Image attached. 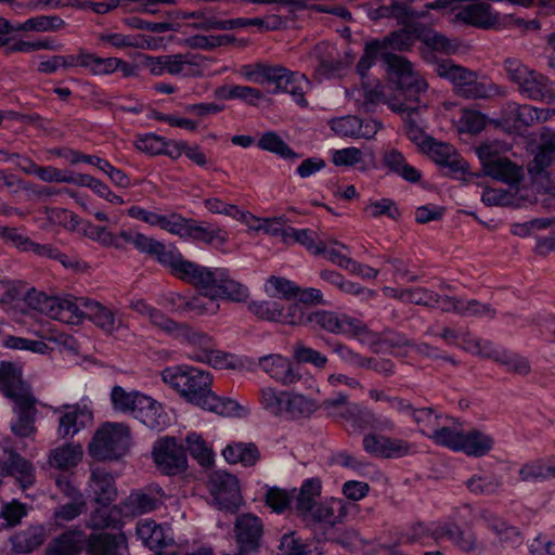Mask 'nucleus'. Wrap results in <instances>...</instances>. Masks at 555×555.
<instances>
[{
	"label": "nucleus",
	"mask_w": 555,
	"mask_h": 555,
	"mask_svg": "<svg viewBox=\"0 0 555 555\" xmlns=\"http://www.w3.org/2000/svg\"><path fill=\"white\" fill-rule=\"evenodd\" d=\"M504 69L508 79L517 85L519 92L525 96L546 102L555 99L553 83L545 76L530 69L519 60H506Z\"/></svg>",
	"instance_id": "obj_12"
},
{
	"label": "nucleus",
	"mask_w": 555,
	"mask_h": 555,
	"mask_svg": "<svg viewBox=\"0 0 555 555\" xmlns=\"http://www.w3.org/2000/svg\"><path fill=\"white\" fill-rule=\"evenodd\" d=\"M53 413L57 418L56 434L62 439L74 438L93 422L92 408L85 400L54 408Z\"/></svg>",
	"instance_id": "obj_16"
},
{
	"label": "nucleus",
	"mask_w": 555,
	"mask_h": 555,
	"mask_svg": "<svg viewBox=\"0 0 555 555\" xmlns=\"http://www.w3.org/2000/svg\"><path fill=\"white\" fill-rule=\"evenodd\" d=\"M222 456L230 464L253 466L258 461L259 453L257 448L250 443L232 442L222 450Z\"/></svg>",
	"instance_id": "obj_43"
},
{
	"label": "nucleus",
	"mask_w": 555,
	"mask_h": 555,
	"mask_svg": "<svg viewBox=\"0 0 555 555\" xmlns=\"http://www.w3.org/2000/svg\"><path fill=\"white\" fill-rule=\"evenodd\" d=\"M133 403H130V415L151 429L163 430L170 424V417L163 404L141 391H135Z\"/></svg>",
	"instance_id": "obj_18"
},
{
	"label": "nucleus",
	"mask_w": 555,
	"mask_h": 555,
	"mask_svg": "<svg viewBox=\"0 0 555 555\" xmlns=\"http://www.w3.org/2000/svg\"><path fill=\"white\" fill-rule=\"evenodd\" d=\"M90 299L81 297L76 298L70 295L62 297H51L41 292H29L24 306L33 310L36 315H47L50 319L57 320L66 324H80L87 314L86 302Z\"/></svg>",
	"instance_id": "obj_6"
},
{
	"label": "nucleus",
	"mask_w": 555,
	"mask_h": 555,
	"mask_svg": "<svg viewBox=\"0 0 555 555\" xmlns=\"http://www.w3.org/2000/svg\"><path fill=\"white\" fill-rule=\"evenodd\" d=\"M507 150V145H501L498 142H487L481 144L476 153L486 176L513 188L522 180L524 169L507 157L501 156V153Z\"/></svg>",
	"instance_id": "obj_11"
},
{
	"label": "nucleus",
	"mask_w": 555,
	"mask_h": 555,
	"mask_svg": "<svg viewBox=\"0 0 555 555\" xmlns=\"http://www.w3.org/2000/svg\"><path fill=\"white\" fill-rule=\"evenodd\" d=\"M173 338L193 348L191 353L207 351L210 347L215 346L211 336L202 331L195 330L185 323L180 324Z\"/></svg>",
	"instance_id": "obj_44"
},
{
	"label": "nucleus",
	"mask_w": 555,
	"mask_h": 555,
	"mask_svg": "<svg viewBox=\"0 0 555 555\" xmlns=\"http://www.w3.org/2000/svg\"><path fill=\"white\" fill-rule=\"evenodd\" d=\"M184 305V307H186L185 312H193L196 315H212L216 314L220 308L217 301L207 298L202 293L188 297V301H185Z\"/></svg>",
	"instance_id": "obj_60"
},
{
	"label": "nucleus",
	"mask_w": 555,
	"mask_h": 555,
	"mask_svg": "<svg viewBox=\"0 0 555 555\" xmlns=\"http://www.w3.org/2000/svg\"><path fill=\"white\" fill-rule=\"evenodd\" d=\"M240 75L250 82L274 83L276 92L289 93L298 105H307L304 95L309 90L310 82L305 75L291 73L284 67L264 64L242 66Z\"/></svg>",
	"instance_id": "obj_5"
},
{
	"label": "nucleus",
	"mask_w": 555,
	"mask_h": 555,
	"mask_svg": "<svg viewBox=\"0 0 555 555\" xmlns=\"http://www.w3.org/2000/svg\"><path fill=\"white\" fill-rule=\"evenodd\" d=\"M362 87L347 91L364 111L385 102L396 113L409 116L420 107V95L428 89L426 80L405 59L385 51V42H366L358 63Z\"/></svg>",
	"instance_id": "obj_1"
},
{
	"label": "nucleus",
	"mask_w": 555,
	"mask_h": 555,
	"mask_svg": "<svg viewBox=\"0 0 555 555\" xmlns=\"http://www.w3.org/2000/svg\"><path fill=\"white\" fill-rule=\"evenodd\" d=\"M0 390L14 400L15 421L12 422V431L20 437H29L35 434V420L37 414L36 400L28 386L22 380V369L13 363L0 365Z\"/></svg>",
	"instance_id": "obj_4"
},
{
	"label": "nucleus",
	"mask_w": 555,
	"mask_h": 555,
	"mask_svg": "<svg viewBox=\"0 0 555 555\" xmlns=\"http://www.w3.org/2000/svg\"><path fill=\"white\" fill-rule=\"evenodd\" d=\"M188 357L193 361L209 364L218 370L235 369L241 363L235 356L217 350L215 346L210 347L207 351L193 352Z\"/></svg>",
	"instance_id": "obj_45"
},
{
	"label": "nucleus",
	"mask_w": 555,
	"mask_h": 555,
	"mask_svg": "<svg viewBox=\"0 0 555 555\" xmlns=\"http://www.w3.org/2000/svg\"><path fill=\"white\" fill-rule=\"evenodd\" d=\"M330 126L339 137L366 140L374 138L382 127L375 119L362 120L350 115L332 119Z\"/></svg>",
	"instance_id": "obj_23"
},
{
	"label": "nucleus",
	"mask_w": 555,
	"mask_h": 555,
	"mask_svg": "<svg viewBox=\"0 0 555 555\" xmlns=\"http://www.w3.org/2000/svg\"><path fill=\"white\" fill-rule=\"evenodd\" d=\"M438 76L450 80L456 91L466 98H488L496 93L498 89L487 79H479L476 73L455 65L450 60H442L435 64Z\"/></svg>",
	"instance_id": "obj_14"
},
{
	"label": "nucleus",
	"mask_w": 555,
	"mask_h": 555,
	"mask_svg": "<svg viewBox=\"0 0 555 555\" xmlns=\"http://www.w3.org/2000/svg\"><path fill=\"white\" fill-rule=\"evenodd\" d=\"M286 411L284 417H299L313 413L317 409V401L295 390L287 392Z\"/></svg>",
	"instance_id": "obj_49"
},
{
	"label": "nucleus",
	"mask_w": 555,
	"mask_h": 555,
	"mask_svg": "<svg viewBox=\"0 0 555 555\" xmlns=\"http://www.w3.org/2000/svg\"><path fill=\"white\" fill-rule=\"evenodd\" d=\"M392 406L398 411L406 412L412 415L414 421L420 425L421 431L434 439V434L440 431L442 427H439V417L430 409H418L413 410L411 406L402 400H395Z\"/></svg>",
	"instance_id": "obj_38"
},
{
	"label": "nucleus",
	"mask_w": 555,
	"mask_h": 555,
	"mask_svg": "<svg viewBox=\"0 0 555 555\" xmlns=\"http://www.w3.org/2000/svg\"><path fill=\"white\" fill-rule=\"evenodd\" d=\"M228 270L224 268H207L186 260L180 254L171 273L193 286L204 296L218 302Z\"/></svg>",
	"instance_id": "obj_9"
},
{
	"label": "nucleus",
	"mask_w": 555,
	"mask_h": 555,
	"mask_svg": "<svg viewBox=\"0 0 555 555\" xmlns=\"http://www.w3.org/2000/svg\"><path fill=\"white\" fill-rule=\"evenodd\" d=\"M78 232L104 246H115L117 242L116 236L106 228L87 221L81 220L80 231Z\"/></svg>",
	"instance_id": "obj_63"
},
{
	"label": "nucleus",
	"mask_w": 555,
	"mask_h": 555,
	"mask_svg": "<svg viewBox=\"0 0 555 555\" xmlns=\"http://www.w3.org/2000/svg\"><path fill=\"white\" fill-rule=\"evenodd\" d=\"M417 38L433 50L444 53H451L454 50V47L449 39L433 30H422L421 33L415 34L403 29L391 34L382 42H385L386 52H389V50L403 51L410 49Z\"/></svg>",
	"instance_id": "obj_19"
},
{
	"label": "nucleus",
	"mask_w": 555,
	"mask_h": 555,
	"mask_svg": "<svg viewBox=\"0 0 555 555\" xmlns=\"http://www.w3.org/2000/svg\"><path fill=\"white\" fill-rule=\"evenodd\" d=\"M65 22L56 15H40L28 18L15 26V31L48 33L62 29Z\"/></svg>",
	"instance_id": "obj_48"
},
{
	"label": "nucleus",
	"mask_w": 555,
	"mask_h": 555,
	"mask_svg": "<svg viewBox=\"0 0 555 555\" xmlns=\"http://www.w3.org/2000/svg\"><path fill=\"white\" fill-rule=\"evenodd\" d=\"M27 165L23 169L28 172L35 173L39 179L44 182H59V183H73L75 184L76 176L69 171L60 170L54 167H37L31 162L26 160Z\"/></svg>",
	"instance_id": "obj_56"
},
{
	"label": "nucleus",
	"mask_w": 555,
	"mask_h": 555,
	"mask_svg": "<svg viewBox=\"0 0 555 555\" xmlns=\"http://www.w3.org/2000/svg\"><path fill=\"white\" fill-rule=\"evenodd\" d=\"M321 481L318 478H310L304 481L299 492H295V509L305 519H309L312 512L315 509L318 499L321 495Z\"/></svg>",
	"instance_id": "obj_33"
},
{
	"label": "nucleus",
	"mask_w": 555,
	"mask_h": 555,
	"mask_svg": "<svg viewBox=\"0 0 555 555\" xmlns=\"http://www.w3.org/2000/svg\"><path fill=\"white\" fill-rule=\"evenodd\" d=\"M245 224L250 231H263L272 235L282 234L287 237V230L283 229V220L281 218H259L247 210V216L244 218Z\"/></svg>",
	"instance_id": "obj_53"
},
{
	"label": "nucleus",
	"mask_w": 555,
	"mask_h": 555,
	"mask_svg": "<svg viewBox=\"0 0 555 555\" xmlns=\"http://www.w3.org/2000/svg\"><path fill=\"white\" fill-rule=\"evenodd\" d=\"M555 114V109L537 108L531 105L509 103L504 113V125L511 130L521 131L540 121H546Z\"/></svg>",
	"instance_id": "obj_21"
},
{
	"label": "nucleus",
	"mask_w": 555,
	"mask_h": 555,
	"mask_svg": "<svg viewBox=\"0 0 555 555\" xmlns=\"http://www.w3.org/2000/svg\"><path fill=\"white\" fill-rule=\"evenodd\" d=\"M308 321L312 324L320 325L330 332L346 331V320L339 319L335 313L328 311H318L309 315Z\"/></svg>",
	"instance_id": "obj_64"
},
{
	"label": "nucleus",
	"mask_w": 555,
	"mask_h": 555,
	"mask_svg": "<svg viewBox=\"0 0 555 555\" xmlns=\"http://www.w3.org/2000/svg\"><path fill=\"white\" fill-rule=\"evenodd\" d=\"M456 130L460 133H478L480 132L486 124L487 118L481 113L475 109H462L459 118L453 120Z\"/></svg>",
	"instance_id": "obj_52"
},
{
	"label": "nucleus",
	"mask_w": 555,
	"mask_h": 555,
	"mask_svg": "<svg viewBox=\"0 0 555 555\" xmlns=\"http://www.w3.org/2000/svg\"><path fill=\"white\" fill-rule=\"evenodd\" d=\"M286 234L287 237H293L312 254L319 255L324 250V244L318 240L317 233L312 230L289 228Z\"/></svg>",
	"instance_id": "obj_62"
},
{
	"label": "nucleus",
	"mask_w": 555,
	"mask_h": 555,
	"mask_svg": "<svg viewBox=\"0 0 555 555\" xmlns=\"http://www.w3.org/2000/svg\"><path fill=\"white\" fill-rule=\"evenodd\" d=\"M434 441L453 451L463 452L469 456H482L494 444L493 438L479 429L463 430L442 427L434 434Z\"/></svg>",
	"instance_id": "obj_13"
},
{
	"label": "nucleus",
	"mask_w": 555,
	"mask_h": 555,
	"mask_svg": "<svg viewBox=\"0 0 555 555\" xmlns=\"http://www.w3.org/2000/svg\"><path fill=\"white\" fill-rule=\"evenodd\" d=\"M160 378L185 402L206 412L223 417H245L249 413V410L237 401L218 396L211 389L212 375L201 367L189 364L166 366L160 372Z\"/></svg>",
	"instance_id": "obj_2"
},
{
	"label": "nucleus",
	"mask_w": 555,
	"mask_h": 555,
	"mask_svg": "<svg viewBox=\"0 0 555 555\" xmlns=\"http://www.w3.org/2000/svg\"><path fill=\"white\" fill-rule=\"evenodd\" d=\"M235 532L241 550L243 552L251 551L258 546L262 534V524L258 517L244 514L236 520Z\"/></svg>",
	"instance_id": "obj_29"
},
{
	"label": "nucleus",
	"mask_w": 555,
	"mask_h": 555,
	"mask_svg": "<svg viewBox=\"0 0 555 555\" xmlns=\"http://www.w3.org/2000/svg\"><path fill=\"white\" fill-rule=\"evenodd\" d=\"M46 533L42 527H33L16 534L12 539L13 548L16 553L31 552L44 540Z\"/></svg>",
	"instance_id": "obj_55"
},
{
	"label": "nucleus",
	"mask_w": 555,
	"mask_h": 555,
	"mask_svg": "<svg viewBox=\"0 0 555 555\" xmlns=\"http://www.w3.org/2000/svg\"><path fill=\"white\" fill-rule=\"evenodd\" d=\"M215 98L221 101L241 100L249 105H257L262 99V93L247 86L225 85L215 90Z\"/></svg>",
	"instance_id": "obj_41"
},
{
	"label": "nucleus",
	"mask_w": 555,
	"mask_h": 555,
	"mask_svg": "<svg viewBox=\"0 0 555 555\" xmlns=\"http://www.w3.org/2000/svg\"><path fill=\"white\" fill-rule=\"evenodd\" d=\"M56 485L70 499V502L63 504L54 514L56 525L61 526L80 514L82 502L81 495L76 492L69 482L57 479Z\"/></svg>",
	"instance_id": "obj_39"
},
{
	"label": "nucleus",
	"mask_w": 555,
	"mask_h": 555,
	"mask_svg": "<svg viewBox=\"0 0 555 555\" xmlns=\"http://www.w3.org/2000/svg\"><path fill=\"white\" fill-rule=\"evenodd\" d=\"M326 409L334 416L345 417L350 423L351 429H357L354 416L360 410L358 405L348 403L346 396L339 393L336 399L327 401Z\"/></svg>",
	"instance_id": "obj_59"
},
{
	"label": "nucleus",
	"mask_w": 555,
	"mask_h": 555,
	"mask_svg": "<svg viewBox=\"0 0 555 555\" xmlns=\"http://www.w3.org/2000/svg\"><path fill=\"white\" fill-rule=\"evenodd\" d=\"M126 546L124 534L103 533L94 537L88 547L89 555H120Z\"/></svg>",
	"instance_id": "obj_46"
},
{
	"label": "nucleus",
	"mask_w": 555,
	"mask_h": 555,
	"mask_svg": "<svg viewBox=\"0 0 555 555\" xmlns=\"http://www.w3.org/2000/svg\"><path fill=\"white\" fill-rule=\"evenodd\" d=\"M430 533L436 541H450L451 543L460 546L463 550H470L474 547V538L469 531H462L456 526L451 524L431 525L425 527L418 525L415 528L414 538L425 542V537Z\"/></svg>",
	"instance_id": "obj_22"
},
{
	"label": "nucleus",
	"mask_w": 555,
	"mask_h": 555,
	"mask_svg": "<svg viewBox=\"0 0 555 555\" xmlns=\"http://www.w3.org/2000/svg\"><path fill=\"white\" fill-rule=\"evenodd\" d=\"M555 153V130L545 129L541 133V143L538 153L534 155L533 165L530 171L539 172L548 166Z\"/></svg>",
	"instance_id": "obj_50"
},
{
	"label": "nucleus",
	"mask_w": 555,
	"mask_h": 555,
	"mask_svg": "<svg viewBox=\"0 0 555 555\" xmlns=\"http://www.w3.org/2000/svg\"><path fill=\"white\" fill-rule=\"evenodd\" d=\"M208 489L214 505L219 509L234 512L242 504L240 481L229 473H212L208 481Z\"/></svg>",
	"instance_id": "obj_17"
},
{
	"label": "nucleus",
	"mask_w": 555,
	"mask_h": 555,
	"mask_svg": "<svg viewBox=\"0 0 555 555\" xmlns=\"http://www.w3.org/2000/svg\"><path fill=\"white\" fill-rule=\"evenodd\" d=\"M188 240L214 246H223L229 241V232L216 224L192 221Z\"/></svg>",
	"instance_id": "obj_35"
},
{
	"label": "nucleus",
	"mask_w": 555,
	"mask_h": 555,
	"mask_svg": "<svg viewBox=\"0 0 555 555\" xmlns=\"http://www.w3.org/2000/svg\"><path fill=\"white\" fill-rule=\"evenodd\" d=\"M248 309L260 319L269 321H284L291 324H300L304 322V313L298 306H294V313L285 317L279 304L270 301H254L249 304Z\"/></svg>",
	"instance_id": "obj_32"
},
{
	"label": "nucleus",
	"mask_w": 555,
	"mask_h": 555,
	"mask_svg": "<svg viewBox=\"0 0 555 555\" xmlns=\"http://www.w3.org/2000/svg\"><path fill=\"white\" fill-rule=\"evenodd\" d=\"M120 59L118 57H99L92 53L81 52L72 57L70 65L80 66L94 75H107L116 72Z\"/></svg>",
	"instance_id": "obj_37"
},
{
	"label": "nucleus",
	"mask_w": 555,
	"mask_h": 555,
	"mask_svg": "<svg viewBox=\"0 0 555 555\" xmlns=\"http://www.w3.org/2000/svg\"><path fill=\"white\" fill-rule=\"evenodd\" d=\"M264 293L272 298L289 300L298 294V287L289 280L281 276H271L263 286Z\"/></svg>",
	"instance_id": "obj_54"
},
{
	"label": "nucleus",
	"mask_w": 555,
	"mask_h": 555,
	"mask_svg": "<svg viewBox=\"0 0 555 555\" xmlns=\"http://www.w3.org/2000/svg\"><path fill=\"white\" fill-rule=\"evenodd\" d=\"M131 444V431L126 424L106 422L93 434L88 454L98 461L118 460L128 453Z\"/></svg>",
	"instance_id": "obj_8"
},
{
	"label": "nucleus",
	"mask_w": 555,
	"mask_h": 555,
	"mask_svg": "<svg viewBox=\"0 0 555 555\" xmlns=\"http://www.w3.org/2000/svg\"><path fill=\"white\" fill-rule=\"evenodd\" d=\"M248 288L240 282L231 279L229 272H227L218 300L241 302L245 301L248 298Z\"/></svg>",
	"instance_id": "obj_61"
},
{
	"label": "nucleus",
	"mask_w": 555,
	"mask_h": 555,
	"mask_svg": "<svg viewBox=\"0 0 555 555\" xmlns=\"http://www.w3.org/2000/svg\"><path fill=\"white\" fill-rule=\"evenodd\" d=\"M421 153L428 156L438 166L447 169V173L454 179L468 182L477 177L476 173L469 170L467 162L448 143L439 142L433 138Z\"/></svg>",
	"instance_id": "obj_15"
},
{
	"label": "nucleus",
	"mask_w": 555,
	"mask_h": 555,
	"mask_svg": "<svg viewBox=\"0 0 555 555\" xmlns=\"http://www.w3.org/2000/svg\"><path fill=\"white\" fill-rule=\"evenodd\" d=\"M185 443L190 454L197 460L201 465L208 466L212 464L214 453L199 435L195 433L189 434Z\"/></svg>",
	"instance_id": "obj_58"
},
{
	"label": "nucleus",
	"mask_w": 555,
	"mask_h": 555,
	"mask_svg": "<svg viewBox=\"0 0 555 555\" xmlns=\"http://www.w3.org/2000/svg\"><path fill=\"white\" fill-rule=\"evenodd\" d=\"M332 162L337 167L356 166L361 171H367L375 167V154L371 149H358L356 146L331 150Z\"/></svg>",
	"instance_id": "obj_25"
},
{
	"label": "nucleus",
	"mask_w": 555,
	"mask_h": 555,
	"mask_svg": "<svg viewBox=\"0 0 555 555\" xmlns=\"http://www.w3.org/2000/svg\"><path fill=\"white\" fill-rule=\"evenodd\" d=\"M203 204L210 214L223 215L241 223H243L244 218L247 216V210L218 197H208L204 199Z\"/></svg>",
	"instance_id": "obj_57"
},
{
	"label": "nucleus",
	"mask_w": 555,
	"mask_h": 555,
	"mask_svg": "<svg viewBox=\"0 0 555 555\" xmlns=\"http://www.w3.org/2000/svg\"><path fill=\"white\" fill-rule=\"evenodd\" d=\"M527 196L517 188L515 192L504 189L486 188L481 193V201L487 206H520Z\"/></svg>",
	"instance_id": "obj_42"
},
{
	"label": "nucleus",
	"mask_w": 555,
	"mask_h": 555,
	"mask_svg": "<svg viewBox=\"0 0 555 555\" xmlns=\"http://www.w3.org/2000/svg\"><path fill=\"white\" fill-rule=\"evenodd\" d=\"M83 456V449L79 443H65L50 451L48 462L50 466L67 470L77 466Z\"/></svg>",
	"instance_id": "obj_34"
},
{
	"label": "nucleus",
	"mask_w": 555,
	"mask_h": 555,
	"mask_svg": "<svg viewBox=\"0 0 555 555\" xmlns=\"http://www.w3.org/2000/svg\"><path fill=\"white\" fill-rule=\"evenodd\" d=\"M346 513V504L341 499L330 498L317 505L309 519L334 525L340 521Z\"/></svg>",
	"instance_id": "obj_40"
},
{
	"label": "nucleus",
	"mask_w": 555,
	"mask_h": 555,
	"mask_svg": "<svg viewBox=\"0 0 555 555\" xmlns=\"http://www.w3.org/2000/svg\"><path fill=\"white\" fill-rule=\"evenodd\" d=\"M11 317L14 322L25 326L26 331L36 336L37 339L7 336L2 340L4 348L29 351L41 356L49 354L53 350L51 344L56 345L61 351L76 350V341L73 337L59 333L53 325L42 322L26 306H23L21 310H13Z\"/></svg>",
	"instance_id": "obj_3"
},
{
	"label": "nucleus",
	"mask_w": 555,
	"mask_h": 555,
	"mask_svg": "<svg viewBox=\"0 0 555 555\" xmlns=\"http://www.w3.org/2000/svg\"><path fill=\"white\" fill-rule=\"evenodd\" d=\"M85 305L87 308L86 318L91 320L105 333L113 335L122 328L124 324L121 318L116 315L109 308L93 300H89V302Z\"/></svg>",
	"instance_id": "obj_31"
},
{
	"label": "nucleus",
	"mask_w": 555,
	"mask_h": 555,
	"mask_svg": "<svg viewBox=\"0 0 555 555\" xmlns=\"http://www.w3.org/2000/svg\"><path fill=\"white\" fill-rule=\"evenodd\" d=\"M382 162L390 172L400 176L405 181L417 182L421 180V171L408 164L403 154L396 149L385 151Z\"/></svg>",
	"instance_id": "obj_36"
},
{
	"label": "nucleus",
	"mask_w": 555,
	"mask_h": 555,
	"mask_svg": "<svg viewBox=\"0 0 555 555\" xmlns=\"http://www.w3.org/2000/svg\"><path fill=\"white\" fill-rule=\"evenodd\" d=\"M228 270L224 268H207L186 260L180 254L171 273L193 286L204 296L218 302Z\"/></svg>",
	"instance_id": "obj_10"
},
{
	"label": "nucleus",
	"mask_w": 555,
	"mask_h": 555,
	"mask_svg": "<svg viewBox=\"0 0 555 555\" xmlns=\"http://www.w3.org/2000/svg\"><path fill=\"white\" fill-rule=\"evenodd\" d=\"M163 503L164 493L159 488L150 489L149 492H133L120 508L121 517L152 512Z\"/></svg>",
	"instance_id": "obj_26"
},
{
	"label": "nucleus",
	"mask_w": 555,
	"mask_h": 555,
	"mask_svg": "<svg viewBox=\"0 0 555 555\" xmlns=\"http://www.w3.org/2000/svg\"><path fill=\"white\" fill-rule=\"evenodd\" d=\"M152 455L157 467L168 475L179 473L186 465L184 450L173 438L158 439L153 447Z\"/></svg>",
	"instance_id": "obj_20"
},
{
	"label": "nucleus",
	"mask_w": 555,
	"mask_h": 555,
	"mask_svg": "<svg viewBox=\"0 0 555 555\" xmlns=\"http://www.w3.org/2000/svg\"><path fill=\"white\" fill-rule=\"evenodd\" d=\"M287 392L286 390H279L270 386L263 387L259 391V403L269 414L284 417Z\"/></svg>",
	"instance_id": "obj_47"
},
{
	"label": "nucleus",
	"mask_w": 555,
	"mask_h": 555,
	"mask_svg": "<svg viewBox=\"0 0 555 555\" xmlns=\"http://www.w3.org/2000/svg\"><path fill=\"white\" fill-rule=\"evenodd\" d=\"M89 496L99 507L92 514L90 522L94 528H118L122 525L121 511L117 506H109L116 496L113 476L103 469H93L89 481Z\"/></svg>",
	"instance_id": "obj_7"
},
{
	"label": "nucleus",
	"mask_w": 555,
	"mask_h": 555,
	"mask_svg": "<svg viewBox=\"0 0 555 555\" xmlns=\"http://www.w3.org/2000/svg\"><path fill=\"white\" fill-rule=\"evenodd\" d=\"M259 365L271 378L283 385L294 384L299 379L291 360L281 354L261 357Z\"/></svg>",
	"instance_id": "obj_28"
},
{
	"label": "nucleus",
	"mask_w": 555,
	"mask_h": 555,
	"mask_svg": "<svg viewBox=\"0 0 555 555\" xmlns=\"http://www.w3.org/2000/svg\"><path fill=\"white\" fill-rule=\"evenodd\" d=\"M83 544L80 532H67L57 538L49 547L48 555H77Z\"/></svg>",
	"instance_id": "obj_51"
},
{
	"label": "nucleus",
	"mask_w": 555,
	"mask_h": 555,
	"mask_svg": "<svg viewBox=\"0 0 555 555\" xmlns=\"http://www.w3.org/2000/svg\"><path fill=\"white\" fill-rule=\"evenodd\" d=\"M121 236L131 243L138 250L156 256L157 260L171 271L180 253L175 247H166L162 243L142 233H121Z\"/></svg>",
	"instance_id": "obj_24"
},
{
	"label": "nucleus",
	"mask_w": 555,
	"mask_h": 555,
	"mask_svg": "<svg viewBox=\"0 0 555 555\" xmlns=\"http://www.w3.org/2000/svg\"><path fill=\"white\" fill-rule=\"evenodd\" d=\"M137 535L144 545L155 552H158L172 541L171 528L158 525L152 519H143L138 522Z\"/></svg>",
	"instance_id": "obj_27"
},
{
	"label": "nucleus",
	"mask_w": 555,
	"mask_h": 555,
	"mask_svg": "<svg viewBox=\"0 0 555 555\" xmlns=\"http://www.w3.org/2000/svg\"><path fill=\"white\" fill-rule=\"evenodd\" d=\"M363 447L366 452L385 457L402 456L409 451V446L404 441L377 435L365 436Z\"/></svg>",
	"instance_id": "obj_30"
}]
</instances>
